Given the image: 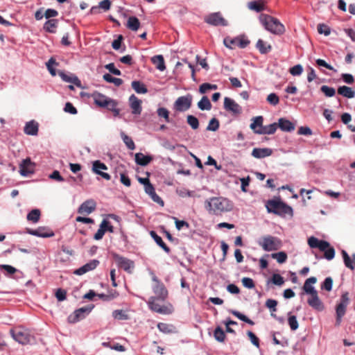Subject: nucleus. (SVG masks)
Wrapping results in <instances>:
<instances>
[{
	"label": "nucleus",
	"instance_id": "obj_36",
	"mask_svg": "<svg viewBox=\"0 0 355 355\" xmlns=\"http://www.w3.org/2000/svg\"><path fill=\"white\" fill-rule=\"evenodd\" d=\"M263 118L262 116L253 117L252 119V123L250 125V128L256 134V131L258 130V128H261L263 127Z\"/></svg>",
	"mask_w": 355,
	"mask_h": 355
},
{
	"label": "nucleus",
	"instance_id": "obj_50",
	"mask_svg": "<svg viewBox=\"0 0 355 355\" xmlns=\"http://www.w3.org/2000/svg\"><path fill=\"white\" fill-rule=\"evenodd\" d=\"M187 122L193 130H196L199 128V121L193 115H188L187 116Z\"/></svg>",
	"mask_w": 355,
	"mask_h": 355
},
{
	"label": "nucleus",
	"instance_id": "obj_13",
	"mask_svg": "<svg viewBox=\"0 0 355 355\" xmlns=\"http://www.w3.org/2000/svg\"><path fill=\"white\" fill-rule=\"evenodd\" d=\"M35 164L29 157L24 159L19 164V173L22 176H28L34 173Z\"/></svg>",
	"mask_w": 355,
	"mask_h": 355
},
{
	"label": "nucleus",
	"instance_id": "obj_46",
	"mask_svg": "<svg viewBox=\"0 0 355 355\" xmlns=\"http://www.w3.org/2000/svg\"><path fill=\"white\" fill-rule=\"evenodd\" d=\"M277 301L272 299H268L266 302V306L270 310L271 316L273 318L276 317V315L273 313V312L277 311Z\"/></svg>",
	"mask_w": 355,
	"mask_h": 355
},
{
	"label": "nucleus",
	"instance_id": "obj_51",
	"mask_svg": "<svg viewBox=\"0 0 355 355\" xmlns=\"http://www.w3.org/2000/svg\"><path fill=\"white\" fill-rule=\"evenodd\" d=\"M112 316L119 320H125L129 318L128 315L123 310H115L112 312Z\"/></svg>",
	"mask_w": 355,
	"mask_h": 355
},
{
	"label": "nucleus",
	"instance_id": "obj_21",
	"mask_svg": "<svg viewBox=\"0 0 355 355\" xmlns=\"http://www.w3.org/2000/svg\"><path fill=\"white\" fill-rule=\"evenodd\" d=\"M132 113L133 114L139 115L141 112V101H140L134 94L131 95L129 98Z\"/></svg>",
	"mask_w": 355,
	"mask_h": 355
},
{
	"label": "nucleus",
	"instance_id": "obj_47",
	"mask_svg": "<svg viewBox=\"0 0 355 355\" xmlns=\"http://www.w3.org/2000/svg\"><path fill=\"white\" fill-rule=\"evenodd\" d=\"M214 336L218 342H224L226 336L224 331L220 327H217L214 331Z\"/></svg>",
	"mask_w": 355,
	"mask_h": 355
},
{
	"label": "nucleus",
	"instance_id": "obj_62",
	"mask_svg": "<svg viewBox=\"0 0 355 355\" xmlns=\"http://www.w3.org/2000/svg\"><path fill=\"white\" fill-rule=\"evenodd\" d=\"M267 101L272 105H277L279 103V98L276 94L271 93L267 96Z\"/></svg>",
	"mask_w": 355,
	"mask_h": 355
},
{
	"label": "nucleus",
	"instance_id": "obj_40",
	"mask_svg": "<svg viewBox=\"0 0 355 355\" xmlns=\"http://www.w3.org/2000/svg\"><path fill=\"white\" fill-rule=\"evenodd\" d=\"M41 211L38 209L31 210L27 215L26 218L33 223H36L40 220Z\"/></svg>",
	"mask_w": 355,
	"mask_h": 355
},
{
	"label": "nucleus",
	"instance_id": "obj_41",
	"mask_svg": "<svg viewBox=\"0 0 355 355\" xmlns=\"http://www.w3.org/2000/svg\"><path fill=\"white\" fill-rule=\"evenodd\" d=\"M248 8L250 10H254L257 12H261L265 9L264 3L261 0L253 1L248 3Z\"/></svg>",
	"mask_w": 355,
	"mask_h": 355
},
{
	"label": "nucleus",
	"instance_id": "obj_42",
	"mask_svg": "<svg viewBox=\"0 0 355 355\" xmlns=\"http://www.w3.org/2000/svg\"><path fill=\"white\" fill-rule=\"evenodd\" d=\"M140 26V21L136 17H130L128 19L127 27L133 31H137Z\"/></svg>",
	"mask_w": 355,
	"mask_h": 355
},
{
	"label": "nucleus",
	"instance_id": "obj_26",
	"mask_svg": "<svg viewBox=\"0 0 355 355\" xmlns=\"http://www.w3.org/2000/svg\"><path fill=\"white\" fill-rule=\"evenodd\" d=\"M24 131L28 135H37L38 132V123L35 121L27 122L24 126Z\"/></svg>",
	"mask_w": 355,
	"mask_h": 355
},
{
	"label": "nucleus",
	"instance_id": "obj_2",
	"mask_svg": "<svg viewBox=\"0 0 355 355\" xmlns=\"http://www.w3.org/2000/svg\"><path fill=\"white\" fill-rule=\"evenodd\" d=\"M205 207L210 214L221 216L232 210V202L226 198L211 197L205 202Z\"/></svg>",
	"mask_w": 355,
	"mask_h": 355
},
{
	"label": "nucleus",
	"instance_id": "obj_18",
	"mask_svg": "<svg viewBox=\"0 0 355 355\" xmlns=\"http://www.w3.org/2000/svg\"><path fill=\"white\" fill-rule=\"evenodd\" d=\"M107 166L104 163H102L101 161L96 160L93 162V166H92L93 172L101 175L104 179H105L107 180H110L111 179V176L107 173L101 171V170H107Z\"/></svg>",
	"mask_w": 355,
	"mask_h": 355
},
{
	"label": "nucleus",
	"instance_id": "obj_63",
	"mask_svg": "<svg viewBox=\"0 0 355 355\" xmlns=\"http://www.w3.org/2000/svg\"><path fill=\"white\" fill-rule=\"evenodd\" d=\"M123 140L129 149L134 150L135 148V143L130 137L124 135L123 136Z\"/></svg>",
	"mask_w": 355,
	"mask_h": 355
},
{
	"label": "nucleus",
	"instance_id": "obj_37",
	"mask_svg": "<svg viewBox=\"0 0 355 355\" xmlns=\"http://www.w3.org/2000/svg\"><path fill=\"white\" fill-rule=\"evenodd\" d=\"M257 49L262 54H266L270 52L272 49V46L270 44H267L263 40L259 39L256 44Z\"/></svg>",
	"mask_w": 355,
	"mask_h": 355
},
{
	"label": "nucleus",
	"instance_id": "obj_56",
	"mask_svg": "<svg viewBox=\"0 0 355 355\" xmlns=\"http://www.w3.org/2000/svg\"><path fill=\"white\" fill-rule=\"evenodd\" d=\"M219 128V121L217 119H211L207 127V130L216 131Z\"/></svg>",
	"mask_w": 355,
	"mask_h": 355
},
{
	"label": "nucleus",
	"instance_id": "obj_54",
	"mask_svg": "<svg viewBox=\"0 0 355 355\" xmlns=\"http://www.w3.org/2000/svg\"><path fill=\"white\" fill-rule=\"evenodd\" d=\"M320 90L327 97H332L336 94V90L334 88L328 87L327 85H322L320 88Z\"/></svg>",
	"mask_w": 355,
	"mask_h": 355
},
{
	"label": "nucleus",
	"instance_id": "obj_14",
	"mask_svg": "<svg viewBox=\"0 0 355 355\" xmlns=\"http://www.w3.org/2000/svg\"><path fill=\"white\" fill-rule=\"evenodd\" d=\"M92 308L82 307L76 310L72 314L68 317V322L69 323H76L80 320L85 317V313H88L91 311Z\"/></svg>",
	"mask_w": 355,
	"mask_h": 355
},
{
	"label": "nucleus",
	"instance_id": "obj_6",
	"mask_svg": "<svg viewBox=\"0 0 355 355\" xmlns=\"http://www.w3.org/2000/svg\"><path fill=\"white\" fill-rule=\"evenodd\" d=\"M259 245L263 248V250L275 251L278 250L282 247V241L277 237L267 235L261 237L259 241Z\"/></svg>",
	"mask_w": 355,
	"mask_h": 355
},
{
	"label": "nucleus",
	"instance_id": "obj_1",
	"mask_svg": "<svg viewBox=\"0 0 355 355\" xmlns=\"http://www.w3.org/2000/svg\"><path fill=\"white\" fill-rule=\"evenodd\" d=\"M152 280L154 282L152 289L155 295L151 296L148 301L149 309L160 314H171L174 309L171 303L167 302L162 305L160 304V302H164L168 297L166 288L154 274L152 275Z\"/></svg>",
	"mask_w": 355,
	"mask_h": 355
},
{
	"label": "nucleus",
	"instance_id": "obj_60",
	"mask_svg": "<svg viewBox=\"0 0 355 355\" xmlns=\"http://www.w3.org/2000/svg\"><path fill=\"white\" fill-rule=\"evenodd\" d=\"M289 72L293 76H300L303 72V67L301 64H298L290 68Z\"/></svg>",
	"mask_w": 355,
	"mask_h": 355
},
{
	"label": "nucleus",
	"instance_id": "obj_8",
	"mask_svg": "<svg viewBox=\"0 0 355 355\" xmlns=\"http://www.w3.org/2000/svg\"><path fill=\"white\" fill-rule=\"evenodd\" d=\"M12 338L19 343L27 345L31 343L33 337L28 332L27 330L18 328L10 331Z\"/></svg>",
	"mask_w": 355,
	"mask_h": 355
},
{
	"label": "nucleus",
	"instance_id": "obj_22",
	"mask_svg": "<svg viewBox=\"0 0 355 355\" xmlns=\"http://www.w3.org/2000/svg\"><path fill=\"white\" fill-rule=\"evenodd\" d=\"M144 189L146 193L150 196L154 202L161 205L162 206L164 205V201L158 195H157L155 191V188L150 182H148L146 185L144 186Z\"/></svg>",
	"mask_w": 355,
	"mask_h": 355
},
{
	"label": "nucleus",
	"instance_id": "obj_39",
	"mask_svg": "<svg viewBox=\"0 0 355 355\" xmlns=\"http://www.w3.org/2000/svg\"><path fill=\"white\" fill-rule=\"evenodd\" d=\"M131 86L132 89L138 94H146L148 92V89L146 85L140 81H132Z\"/></svg>",
	"mask_w": 355,
	"mask_h": 355
},
{
	"label": "nucleus",
	"instance_id": "obj_35",
	"mask_svg": "<svg viewBox=\"0 0 355 355\" xmlns=\"http://www.w3.org/2000/svg\"><path fill=\"white\" fill-rule=\"evenodd\" d=\"M59 75L64 81H65L67 83H73L75 85H76L77 87L81 86L80 80L78 79V78L77 76H69V75L64 73V72H60Z\"/></svg>",
	"mask_w": 355,
	"mask_h": 355
},
{
	"label": "nucleus",
	"instance_id": "obj_64",
	"mask_svg": "<svg viewBox=\"0 0 355 355\" xmlns=\"http://www.w3.org/2000/svg\"><path fill=\"white\" fill-rule=\"evenodd\" d=\"M251 343L257 347H259V339L258 337L252 331H248L247 333Z\"/></svg>",
	"mask_w": 355,
	"mask_h": 355
},
{
	"label": "nucleus",
	"instance_id": "obj_59",
	"mask_svg": "<svg viewBox=\"0 0 355 355\" xmlns=\"http://www.w3.org/2000/svg\"><path fill=\"white\" fill-rule=\"evenodd\" d=\"M272 284L277 286H282L284 284V278L279 274H273L271 277Z\"/></svg>",
	"mask_w": 355,
	"mask_h": 355
},
{
	"label": "nucleus",
	"instance_id": "obj_58",
	"mask_svg": "<svg viewBox=\"0 0 355 355\" xmlns=\"http://www.w3.org/2000/svg\"><path fill=\"white\" fill-rule=\"evenodd\" d=\"M157 114L159 116L164 118L166 122H171L169 119V112L167 109L164 107H159L157 110Z\"/></svg>",
	"mask_w": 355,
	"mask_h": 355
},
{
	"label": "nucleus",
	"instance_id": "obj_16",
	"mask_svg": "<svg viewBox=\"0 0 355 355\" xmlns=\"http://www.w3.org/2000/svg\"><path fill=\"white\" fill-rule=\"evenodd\" d=\"M27 233L42 238H49L54 236L52 230L44 227H40L36 230L27 229Z\"/></svg>",
	"mask_w": 355,
	"mask_h": 355
},
{
	"label": "nucleus",
	"instance_id": "obj_52",
	"mask_svg": "<svg viewBox=\"0 0 355 355\" xmlns=\"http://www.w3.org/2000/svg\"><path fill=\"white\" fill-rule=\"evenodd\" d=\"M271 257L275 259L278 263H283L287 259V254L284 252H279L272 254Z\"/></svg>",
	"mask_w": 355,
	"mask_h": 355
},
{
	"label": "nucleus",
	"instance_id": "obj_57",
	"mask_svg": "<svg viewBox=\"0 0 355 355\" xmlns=\"http://www.w3.org/2000/svg\"><path fill=\"white\" fill-rule=\"evenodd\" d=\"M318 31L320 34H324L326 36H328L331 33L330 28L324 24H320L318 25Z\"/></svg>",
	"mask_w": 355,
	"mask_h": 355
},
{
	"label": "nucleus",
	"instance_id": "obj_44",
	"mask_svg": "<svg viewBox=\"0 0 355 355\" xmlns=\"http://www.w3.org/2000/svg\"><path fill=\"white\" fill-rule=\"evenodd\" d=\"M97 296L104 301H111L119 296V293L116 291L109 292L108 294H98Z\"/></svg>",
	"mask_w": 355,
	"mask_h": 355
},
{
	"label": "nucleus",
	"instance_id": "obj_53",
	"mask_svg": "<svg viewBox=\"0 0 355 355\" xmlns=\"http://www.w3.org/2000/svg\"><path fill=\"white\" fill-rule=\"evenodd\" d=\"M288 323L292 331H295L296 329H298L299 323L296 316L291 315L289 314L288 318Z\"/></svg>",
	"mask_w": 355,
	"mask_h": 355
},
{
	"label": "nucleus",
	"instance_id": "obj_25",
	"mask_svg": "<svg viewBox=\"0 0 355 355\" xmlns=\"http://www.w3.org/2000/svg\"><path fill=\"white\" fill-rule=\"evenodd\" d=\"M286 132H291L295 130V124L288 119L280 118L278 121L277 128Z\"/></svg>",
	"mask_w": 355,
	"mask_h": 355
},
{
	"label": "nucleus",
	"instance_id": "obj_23",
	"mask_svg": "<svg viewBox=\"0 0 355 355\" xmlns=\"http://www.w3.org/2000/svg\"><path fill=\"white\" fill-rule=\"evenodd\" d=\"M272 154V150L268 148H255L252 151V156L257 159L269 157Z\"/></svg>",
	"mask_w": 355,
	"mask_h": 355
},
{
	"label": "nucleus",
	"instance_id": "obj_55",
	"mask_svg": "<svg viewBox=\"0 0 355 355\" xmlns=\"http://www.w3.org/2000/svg\"><path fill=\"white\" fill-rule=\"evenodd\" d=\"M105 225H106L105 222H101V223L100 225V228L97 230V232H96V234L94 236V239L95 240H100L103 237V236L105 233V230L103 228L105 227Z\"/></svg>",
	"mask_w": 355,
	"mask_h": 355
},
{
	"label": "nucleus",
	"instance_id": "obj_28",
	"mask_svg": "<svg viewBox=\"0 0 355 355\" xmlns=\"http://www.w3.org/2000/svg\"><path fill=\"white\" fill-rule=\"evenodd\" d=\"M58 25V20L52 19L47 20L43 26V29L50 33H55Z\"/></svg>",
	"mask_w": 355,
	"mask_h": 355
},
{
	"label": "nucleus",
	"instance_id": "obj_7",
	"mask_svg": "<svg viewBox=\"0 0 355 355\" xmlns=\"http://www.w3.org/2000/svg\"><path fill=\"white\" fill-rule=\"evenodd\" d=\"M223 44L227 48L231 49H235L236 46L241 49H244L250 44V41L244 36H239L234 38L226 37L223 40Z\"/></svg>",
	"mask_w": 355,
	"mask_h": 355
},
{
	"label": "nucleus",
	"instance_id": "obj_48",
	"mask_svg": "<svg viewBox=\"0 0 355 355\" xmlns=\"http://www.w3.org/2000/svg\"><path fill=\"white\" fill-rule=\"evenodd\" d=\"M218 88L216 85L211 83H203L199 87V92L200 94H205L209 90H215Z\"/></svg>",
	"mask_w": 355,
	"mask_h": 355
},
{
	"label": "nucleus",
	"instance_id": "obj_27",
	"mask_svg": "<svg viewBox=\"0 0 355 355\" xmlns=\"http://www.w3.org/2000/svg\"><path fill=\"white\" fill-rule=\"evenodd\" d=\"M277 129V123H273L268 125H263L261 128H258V130L256 131V134L258 135H272L274 134Z\"/></svg>",
	"mask_w": 355,
	"mask_h": 355
},
{
	"label": "nucleus",
	"instance_id": "obj_30",
	"mask_svg": "<svg viewBox=\"0 0 355 355\" xmlns=\"http://www.w3.org/2000/svg\"><path fill=\"white\" fill-rule=\"evenodd\" d=\"M341 254L345 266L351 270H354L355 268V253L352 254V259L349 257L347 252L344 250H342Z\"/></svg>",
	"mask_w": 355,
	"mask_h": 355
},
{
	"label": "nucleus",
	"instance_id": "obj_4",
	"mask_svg": "<svg viewBox=\"0 0 355 355\" xmlns=\"http://www.w3.org/2000/svg\"><path fill=\"white\" fill-rule=\"evenodd\" d=\"M266 207L269 213H273L281 216H293V209L279 199L268 200Z\"/></svg>",
	"mask_w": 355,
	"mask_h": 355
},
{
	"label": "nucleus",
	"instance_id": "obj_61",
	"mask_svg": "<svg viewBox=\"0 0 355 355\" xmlns=\"http://www.w3.org/2000/svg\"><path fill=\"white\" fill-rule=\"evenodd\" d=\"M332 286H333V279L331 277H329L324 279L321 288L327 291H330L332 289Z\"/></svg>",
	"mask_w": 355,
	"mask_h": 355
},
{
	"label": "nucleus",
	"instance_id": "obj_45",
	"mask_svg": "<svg viewBox=\"0 0 355 355\" xmlns=\"http://www.w3.org/2000/svg\"><path fill=\"white\" fill-rule=\"evenodd\" d=\"M230 313L234 315V316H236L237 318H239V320L250 324V325H254V322L250 320V318H248L246 315H245L244 314L240 313L239 311H235V310H232L230 311Z\"/></svg>",
	"mask_w": 355,
	"mask_h": 355
},
{
	"label": "nucleus",
	"instance_id": "obj_12",
	"mask_svg": "<svg viewBox=\"0 0 355 355\" xmlns=\"http://www.w3.org/2000/svg\"><path fill=\"white\" fill-rule=\"evenodd\" d=\"M205 22L213 26H223L227 25V21L222 17L220 12H214L209 15L205 19Z\"/></svg>",
	"mask_w": 355,
	"mask_h": 355
},
{
	"label": "nucleus",
	"instance_id": "obj_11",
	"mask_svg": "<svg viewBox=\"0 0 355 355\" xmlns=\"http://www.w3.org/2000/svg\"><path fill=\"white\" fill-rule=\"evenodd\" d=\"M224 109L234 115H239L242 113V107L234 100L225 97Z\"/></svg>",
	"mask_w": 355,
	"mask_h": 355
},
{
	"label": "nucleus",
	"instance_id": "obj_15",
	"mask_svg": "<svg viewBox=\"0 0 355 355\" xmlns=\"http://www.w3.org/2000/svg\"><path fill=\"white\" fill-rule=\"evenodd\" d=\"M307 303L311 307L316 311H322L324 309V305L319 298L318 292L310 295V297L307 300Z\"/></svg>",
	"mask_w": 355,
	"mask_h": 355
},
{
	"label": "nucleus",
	"instance_id": "obj_33",
	"mask_svg": "<svg viewBox=\"0 0 355 355\" xmlns=\"http://www.w3.org/2000/svg\"><path fill=\"white\" fill-rule=\"evenodd\" d=\"M110 99V98H107L106 96L99 93L94 94V101L95 104L101 107H105L107 106Z\"/></svg>",
	"mask_w": 355,
	"mask_h": 355
},
{
	"label": "nucleus",
	"instance_id": "obj_49",
	"mask_svg": "<svg viewBox=\"0 0 355 355\" xmlns=\"http://www.w3.org/2000/svg\"><path fill=\"white\" fill-rule=\"evenodd\" d=\"M103 79L106 82L114 83L116 86H120L123 83L122 79L112 77L110 73L104 74Z\"/></svg>",
	"mask_w": 355,
	"mask_h": 355
},
{
	"label": "nucleus",
	"instance_id": "obj_24",
	"mask_svg": "<svg viewBox=\"0 0 355 355\" xmlns=\"http://www.w3.org/2000/svg\"><path fill=\"white\" fill-rule=\"evenodd\" d=\"M317 282V279L315 277H311L308 278L302 287L303 291L306 293L310 295L314 294L318 292L311 284H315Z\"/></svg>",
	"mask_w": 355,
	"mask_h": 355
},
{
	"label": "nucleus",
	"instance_id": "obj_32",
	"mask_svg": "<svg viewBox=\"0 0 355 355\" xmlns=\"http://www.w3.org/2000/svg\"><path fill=\"white\" fill-rule=\"evenodd\" d=\"M151 62L154 65H155L158 70L162 71L166 69L164 59L162 55H157L152 57Z\"/></svg>",
	"mask_w": 355,
	"mask_h": 355
},
{
	"label": "nucleus",
	"instance_id": "obj_43",
	"mask_svg": "<svg viewBox=\"0 0 355 355\" xmlns=\"http://www.w3.org/2000/svg\"><path fill=\"white\" fill-rule=\"evenodd\" d=\"M198 107L201 110H209L211 109V103L208 97L204 96L198 103Z\"/></svg>",
	"mask_w": 355,
	"mask_h": 355
},
{
	"label": "nucleus",
	"instance_id": "obj_3",
	"mask_svg": "<svg viewBox=\"0 0 355 355\" xmlns=\"http://www.w3.org/2000/svg\"><path fill=\"white\" fill-rule=\"evenodd\" d=\"M259 21L268 31L274 35H281L286 31L284 25L278 19L271 15L261 14Z\"/></svg>",
	"mask_w": 355,
	"mask_h": 355
},
{
	"label": "nucleus",
	"instance_id": "obj_20",
	"mask_svg": "<svg viewBox=\"0 0 355 355\" xmlns=\"http://www.w3.org/2000/svg\"><path fill=\"white\" fill-rule=\"evenodd\" d=\"M99 264V261L98 260L94 259L91 261L87 263L84 266H81L78 269L74 271V274L77 275H82L89 271H91L95 269L97 266Z\"/></svg>",
	"mask_w": 355,
	"mask_h": 355
},
{
	"label": "nucleus",
	"instance_id": "obj_19",
	"mask_svg": "<svg viewBox=\"0 0 355 355\" xmlns=\"http://www.w3.org/2000/svg\"><path fill=\"white\" fill-rule=\"evenodd\" d=\"M115 260L120 268L128 272H130L131 270L134 268V262L125 257L116 255Z\"/></svg>",
	"mask_w": 355,
	"mask_h": 355
},
{
	"label": "nucleus",
	"instance_id": "obj_29",
	"mask_svg": "<svg viewBox=\"0 0 355 355\" xmlns=\"http://www.w3.org/2000/svg\"><path fill=\"white\" fill-rule=\"evenodd\" d=\"M153 157L150 155H145L141 153L135 154V162L140 166H147L151 161Z\"/></svg>",
	"mask_w": 355,
	"mask_h": 355
},
{
	"label": "nucleus",
	"instance_id": "obj_38",
	"mask_svg": "<svg viewBox=\"0 0 355 355\" xmlns=\"http://www.w3.org/2000/svg\"><path fill=\"white\" fill-rule=\"evenodd\" d=\"M157 328L164 334H173L176 331L175 327L173 324L164 322L158 323Z\"/></svg>",
	"mask_w": 355,
	"mask_h": 355
},
{
	"label": "nucleus",
	"instance_id": "obj_31",
	"mask_svg": "<svg viewBox=\"0 0 355 355\" xmlns=\"http://www.w3.org/2000/svg\"><path fill=\"white\" fill-rule=\"evenodd\" d=\"M338 94L348 98L355 96V92L351 87L345 85L338 88Z\"/></svg>",
	"mask_w": 355,
	"mask_h": 355
},
{
	"label": "nucleus",
	"instance_id": "obj_9",
	"mask_svg": "<svg viewBox=\"0 0 355 355\" xmlns=\"http://www.w3.org/2000/svg\"><path fill=\"white\" fill-rule=\"evenodd\" d=\"M348 293H345L342 295L340 302L336 306V325L339 326L341 322L343 316L345 314L347 306L349 304Z\"/></svg>",
	"mask_w": 355,
	"mask_h": 355
},
{
	"label": "nucleus",
	"instance_id": "obj_5",
	"mask_svg": "<svg viewBox=\"0 0 355 355\" xmlns=\"http://www.w3.org/2000/svg\"><path fill=\"white\" fill-rule=\"evenodd\" d=\"M308 244L311 248H318L320 251L324 252V257L327 260H331L335 256V250L330 246L329 242L311 236L308 239Z\"/></svg>",
	"mask_w": 355,
	"mask_h": 355
},
{
	"label": "nucleus",
	"instance_id": "obj_10",
	"mask_svg": "<svg viewBox=\"0 0 355 355\" xmlns=\"http://www.w3.org/2000/svg\"><path fill=\"white\" fill-rule=\"evenodd\" d=\"M192 100V96L190 94L180 96L175 101L174 109L178 112H184L191 107Z\"/></svg>",
	"mask_w": 355,
	"mask_h": 355
},
{
	"label": "nucleus",
	"instance_id": "obj_17",
	"mask_svg": "<svg viewBox=\"0 0 355 355\" xmlns=\"http://www.w3.org/2000/svg\"><path fill=\"white\" fill-rule=\"evenodd\" d=\"M96 207V203L94 200H87L80 205L78 212L80 214L88 215L93 212Z\"/></svg>",
	"mask_w": 355,
	"mask_h": 355
},
{
	"label": "nucleus",
	"instance_id": "obj_34",
	"mask_svg": "<svg viewBox=\"0 0 355 355\" xmlns=\"http://www.w3.org/2000/svg\"><path fill=\"white\" fill-rule=\"evenodd\" d=\"M151 237L154 239L156 243L162 248L166 253H169L171 252L170 248L166 245V243L163 241L162 239L157 235V234L155 231H151L150 232Z\"/></svg>",
	"mask_w": 355,
	"mask_h": 355
}]
</instances>
